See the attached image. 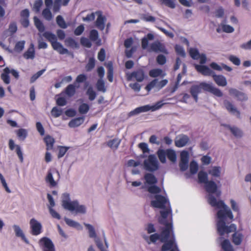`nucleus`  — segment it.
I'll use <instances>...</instances> for the list:
<instances>
[{
	"instance_id": "obj_1",
	"label": "nucleus",
	"mask_w": 251,
	"mask_h": 251,
	"mask_svg": "<svg viewBox=\"0 0 251 251\" xmlns=\"http://www.w3.org/2000/svg\"><path fill=\"white\" fill-rule=\"evenodd\" d=\"M208 203L212 206L219 208L217 211V217L218 219L217 223V229L220 236L235 232L236 226L232 224L229 226L226 225V222H231L233 220V215L231 209L222 200L217 201L213 195L208 197Z\"/></svg>"
},
{
	"instance_id": "obj_2",
	"label": "nucleus",
	"mask_w": 251,
	"mask_h": 251,
	"mask_svg": "<svg viewBox=\"0 0 251 251\" xmlns=\"http://www.w3.org/2000/svg\"><path fill=\"white\" fill-rule=\"evenodd\" d=\"M201 90L210 92L218 97H222L223 95L222 92L219 88L214 87L212 84L201 82L199 85H192L190 89V92L196 102L198 100V95L201 92Z\"/></svg>"
},
{
	"instance_id": "obj_3",
	"label": "nucleus",
	"mask_w": 251,
	"mask_h": 251,
	"mask_svg": "<svg viewBox=\"0 0 251 251\" xmlns=\"http://www.w3.org/2000/svg\"><path fill=\"white\" fill-rule=\"evenodd\" d=\"M62 198V205L64 209L70 211H75L76 213H79L84 214L86 212V208L84 205H79L77 201H70L69 194H63Z\"/></svg>"
},
{
	"instance_id": "obj_4",
	"label": "nucleus",
	"mask_w": 251,
	"mask_h": 251,
	"mask_svg": "<svg viewBox=\"0 0 251 251\" xmlns=\"http://www.w3.org/2000/svg\"><path fill=\"white\" fill-rule=\"evenodd\" d=\"M42 36L50 42L53 50L57 51L61 54L68 53L69 51L64 48L62 44L57 42L56 35L50 31H44Z\"/></svg>"
},
{
	"instance_id": "obj_5",
	"label": "nucleus",
	"mask_w": 251,
	"mask_h": 251,
	"mask_svg": "<svg viewBox=\"0 0 251 251\" xmlns=\"http://www.w3.org/2000/svg\"><path fill=\"white\" fill-rule=\"evenodd\" d=\"M156 154L159 160L162 163L166 162V156L168 159L173 162H175L176 160V155L174 150L171 149H168L166 150L159 149Z\"/></svg>"
},
{
	"instance_id": "obj_6",
	"label": "nucleus",
	"mask_w": 251,
	"mask_h": 251,
	"mask_svg": "<svg viewBox=\"0 0 251 251\" xmlns=\"http://www.w3.org/2000/svg\"><path fill=\"white\" fill-rule=\"evenodd\" d=\"M170 225H168L166 227H163L161 229V232L160 234L154 233L150 236V239L151 242L155 243L157 240H159L161 242L165 241L169 239L172 232L170 231Z\"/></svg>"
},
{
	"instance_id": "obj_7",
	"label": "nucleus",
	"mask_w": 251,
	"mask_h": 251,
	"mask_svg": "<svg viewBox=\"0 0 251 251\" xmlns=\"http://www.w3.org/2000/svg\"><path fill=\"white\" fill-rule=\"evenodd\" d=\"M145 169L149 172H153L159 168V163L155 156L149 155L148 158L144 161Z\"/></svg>"
},
{
	"instance_id": "obj_8",
	"label": "nucleus",
	"mask_w": 251,
	"mask_h": 251,
	"mask_svg": "<svg viewBox=\"0 0 251 251\" xmlns=\"http://www.w3.org/2000/svg\"><path fill=\"white\" fill-rule=\"evenodd\" d=\"M163 105V103H162L161 101L157 102L155 105L152 106H150L149 105H146L144 106H140L137 107L131 111L129 113V116H133L135 115L138 114L142 112H147L150 110H151L152 111H155L157 109L160 108Z\"/></svg>"
},
{
	"instance_id": "obj_9",
	"label": "nucleus",
	"mask_w": 251,
	"mask_h": 251,
	"mask_svg": "<svg viewBox=\"0 0 251 251\" xmlns=\"http://www.w3.org/2000/svg\"><path fill=\"white\" fill-rule=\"evenodd\" d=\"M155 200L151 201V205L155 208H159L162 209L165 208V204L169 201L167 198L161 195H156L154 196Z\"/></svg>"
},
{
	"instance_id": "obj_10",
	"label": "nucleus",
	"mask_w": 251,
	"mask_h": 251,
	"mask_svg": "<svg viewBox=\"0 0 251 251\" xmlns=\"http://www.w3.org/2000/svg\"><path fill=\"white\" fill-rule=\"evenodd\" d=\"M172 238L170 239H167L165 241L163 242V245L161 248V251H178L177 246L175 243L174 239L173 232L171 233Z\"/></svg>"
},
{
	"instance_id": "obj_11",
	"label": "nucleus",
	"mask_w": 251,
	"mask_h": 251,
	"mask_svg": "<svg viewBox=\"0 0 251 251\" xmlns=\"http://www.w3.org/2000/svg\"><path fill=\"white\" fill-rule=\"evenodd\" d=\"M39 244L43 251H55L54 246L51 240L46 237L41 238Z\"/></svg>"
},
{
	"instance_id": "obj_12",
	"label": "nucleus",
	"mask_w": 251,
	"mask_h": 251,
	"mask_svg": "<svg viewBox=\"0 0 251 251\" xmlns=\"http://www.w3.org/2000/svg\"><path fill=\"white\" fill-rule=\"evenodd\" d=\"M171 208H167L166 210H161L160 213L161 217L159 218L158 222L160 224L165 226L164 227H166L168 225H170V231L173 232V224L172 222H168L166 219L170 213H171Z\"/></svg>"
},
{
	"instance_id": "obj_13",
	"label": "nucleus",
	"mask_w": 251,
	"mask_h": 251,
	"mask_svg": "<svg viewBox=\"0 0 251 251\" xmlns=\"http://www.w3.org/2000/svg\"><path fill=\"white\" fill-rule=\"evenodd\" d=\"M30 227L31 233L33 235L37 236L42 231V226L40 223L36 219L32 218L30 221Z\"/></svg>"
},
{
	"instance_id": "obj_14",
	"label": "nucleus",
	"mask_w": 251,
	"mask_h": 251,
	"mask_svg": "<svg viewBox=\"0 0 251 251\" xmlns=\"http://www.w3.org/2000/svg\"><path fill=\"white\" fill-rule=\"evenodd\" d=\"M205 190L209 193L208 197L212 194L216 193V196L219 197L221 195V192H217L218 187L216 183L212 180H209L205 183Z\"/></svg>"
},
{
	"instance_id": "obj_15",
	"label": "nucleus",
	"mask_w": 251,
	"mask_h": 251,
	"mask_svg": "<svg viewBox=\"0 0 251 251\" xmlns=\"http://www.w3.org/2000/svg\"><path fill=\"white\" fill-rule=\"evenodd\" d=\"M150 51H154L155 52H160L165 54H168V52L166 49L165 46L159 41H156L150 45Z\"/></svg>"
},
{
	"instance_id": "obj_16",
	"label": "nucleus",
	"mask_w": 251,
	"mask_h": 251,
	"mask_svg": "<svg viewBox=\"0 0 251 251\" xmlns=\"http://www.w3.org/2000/svg\"><path fill=\"white\" fill-rule=\"evenodd\" d=\"M189 153L187 151H183L180 153V160L179 166L182 171L186 170L188 166Z\"/></svg>"
},
{
	"instance_id": "obj_17",
	"label": "nucleus",
	"mask_w": 251,
	"mask_h": 251,
	"mask_svg": "<svg viewBox=\"0 0 251 251\" xmlns=\"http://www.w3.org/2000/svg\"><path fill=\"white\" fill-rule=\"evenodd\" d=\"M135 78L138 82H142L145 78V73L142 69H138L133 71L131 73L127 75V78L128 80Z\"/></svg>"
},
{
	"instance_id": "obj_18",
	"label": "nucleus",
	"mask_w": 251,
	"mask_h": 251,
	"mask_svg": "<svg viewBox=\"0 0 251 251\" xmlns=\"http://www.w3.org/2000/svg\"><path fill=\"white\" fill-rule=\"evenodd\" d=\"M96 14L98 16V18L96 21L95 24L96 27L100 30H103L105 27V23L106 22V18L102 15L100 11H97Z\"/></svg>"
},
{
	"instance_id": "obj_19",
	"label": "nucleus",
	"mask_w": 251,
	"mask_h": 251,
	"mask_svg": "<svg viewBox=\"0 0 251 251\" xmlns=\"http://www.w3.org/2000/svg\"><path fill=\"white\" fill-rule=\"evenodd\" d=\"M229 93L231 96L234 97L239 101H246L248 99L246 94L235 88L229 89Z\"/></svg>"
},
{
	"instance_id": "obj_20",
	"label": "nucleus",
	"mask_w": 251,
	"mask_h": 251,
	"mask_svg": "<svg viewBox=\"0 0 251 251\" xmlns=\"http://www.w3.org/2000/svg\"><path fill=\"white\" fill-rule=\"evenodd\" d=\"M189 141V138L188 136L181 134L176 137L175 141V144L176 147L178 148H181L186 146Z\"/></svg>"
},
{
	"instance_id": "obj_21",
	"label": "nucleus",
	"mask_w": 251,
	"mask_h": 251,
	"mask_svg": "<svg viewBox=\"0 0 251 251\" xmlns=\"http://www.w3.org/2000/svg\"><path fill=\"white\" fill-rule=\"evenodd\" d=\"M224 105L226 110L231 114L236 115V117L240 118V112L234 105L228 100L224 101Z\"/></svg>"
},
{
	"instance_id": "obj_22",
	"label": "nucleus",
	"mask_w": 251,
	"mask_h": 251,
	"mask_svg": "<svg viewBox=\"0 0 251 251\" xmlns=\"http://www.w3.org/2000/svg\"><path fill=\"white\" fill-rule=\"evenodd\" d=\"M196 70L204 75L212 76L214 72L209 67L204 65H197L196 66Z\"/></svg>"
},
{
	"instance_id": "obj_23",
	"label": "nucleus",
	"mask_w": 251,
	"mask_h": 251,
	"mask_svg": "<svg viewBox=\"0 0 251 251\" xmlns=\"http://www.w3.org/2000/svg\"><path fill=\"white\" fill-rule=\"evenodd\" d=\"M215 82L219 86L225 87L227 85L226 78L223 75H217L215 73L212 75Z\"/></svg>"
},
{
	"instance_id": "obj_24",
	"label": "nucleus",
	"mask_w": 251,
	"mask_h": 251,
	"mask_svg": "<svg viewBox=\"0 0 251 251\" xmlns=\"http://www.w3.org/2000/svg\"><path fill=\"white\" fill-rule=\"evenodd\" d=\"M35 55L34 45L31 43L27 50L23 54V57L26 59H33L35 57Z\"/></svg>"
},
{
	"instance_id": "obj_25",
	"label": "nucleus",
	"mask_w": 251,
	"mask_h": 251,
	"mask_svg": "<svg viewBox=\"0 0 251 251\" xmlns=\"http://www.w3.org/2000/svg\"><path fill=\"white\" fill-rule=\"evenodd\" d=\"M144 179L146 183L149 185L155 184L157 182L156 177L151 173H146L144 175Z\"/></svg>"
},
{
	"instance_id": "obj_26",
	"label": "nucleus",
	"mask_w": 251,
	"mask_h": 251,
	"mask_svg": "<svg viewBox=\"0 0 251 251\" xmlns=\"http://www.w3.org/2000/svg\"><path fill=\"white\" fill-rule=\"evenodd\" d=\"M232 242L234 245H239L241 244L242 242L243 235L241 233L238 232H235L232 234Z\"/></svg>"
},
{
	"instance_id": "obj_27",
	"label": "nucleus",
	"mask_w": 251,
	"mask_h": 251,
	"mask_svg": "<svg viewBox=\"0 0 251 251\" xmlns=\"http://www.w3.org/2000/svg\"><path fill=\"white\" fill-rule=\"evenodd\" d=\"M84 121V117H80L72 120L69 123V126L70 127H75L81 125Z\"/></svg>"
},
{
	"instance_id": "obj_28",
	"label": "nucleus",
	"mask_w": 251,
	"mask_h": 251,
	"mask_svg": "<svg viewBox=\"0 0 251 251\" xmlns=\"http://www.w3.org/2000/svg\"><path fill=\"white\" fill-rule=\"evenodd\" d=\"M45 180L47 183L49 184L50 187H54L57 185V182L53 178L52 172L51 169L48 170Z\"/></svg>"
},
{
	"instance_id": "obj_29",
	"label": "nucleus",
	"mask_w": 251,
	"mask_h": 251,
	"mask_svg": "<svg viewBox=\"0 0 251 251\" xmlns=\"http://www.w3.org/2000/svg\"><path fill=\"white\" fill-rule=\"evenodd\" d=\"M44 141L46 145V150L47 151L51 150L53 149V145L55 142L53 138L50 135H47L44 138Z\"/></svg>"
},
{
	"instance_id": "obj_30",
	"label": "nucleus",
	"mask_w": 251,
	"mask_h": 251,
	"mask_svg": "<svg viewBox=\"0 0 251 251\" xmlns=\"http://www.w3.org/2000/svg\"><path fill=\"white\" fill-rule=\"evenodd\" d=\"M154 38V35L151 33H148L146 37L141 40V46L143 49H146L148 46L149 40H152Z\"/></svg>"
},
{
	"instance_id": "obj_31",
	"label": "nucleus",
	"mask_w": 251,
	"mask_h": 251,
	"mask_svg": "<svg viewBox=\"0 0 251 251\" xmlns=\"http://www.w3.org/2000/svg\"><path fill=\"white\" fill-rule=\"evenodd\" d=\"M10 72L13 75L16 77V71L14 70L10 71L8 68H6L4 70V73L1 75L2 79L6 84H8L9 83V76L8 74Z\"/></svg>"
},
{
	"instance_id": "obj_32",
	"label": "nucleus",
	"mask_w": 251,
	"mask_h": 251,
	"mask_svg": "<svg viewBox=\"0 0 251 251\" xmlns=\"http://www.w3.org/2000/svg\"><path fill=\"white\" fill-rule=\"evenodd\" d=\"M149 74L152 77H157L159 76L163 77L165 75V74L163 73L162 70L160 69H151L149 71Z\"/></svg>"
},
{
	"instance_id": "obj_33",
	"label": "nucleus",
	"mask_w": 251,
	"mask_h": 251,
	"mask_svg": "<svg viewBox=\"0 0 251 251\" xmlns=\"http://www.w3.org/2000/svg\"><path fill=\"white\" fill-rule=\"evenodd\" d=\"M106 67L107 68V77L109 82H112L113 81V64L111 62H108Z\"/></svg>"
},
{
	"instance_id": "obj_34",
	"label": "nucleus",
	"mask_w": 251,
	"mask_h": 251,
	"mask_svg": "<svg viewBox=\"0 0 251 251\" xmlns=\"http://www.w3.org/2000/svg\"><path fill=\"white\" fill-rule=\"evenodd\" d=\"M120 140L117 138H115L112 140L108 141L107 143V145L111 149L116 150L118 148V147L120 144Z\"/></svg>"
},
{
	"instance_id": "obj_35",
	"label": "nucleus",
	"mask_w": 251,
	"mask_h": 251,
	"mask_svg": "<svg viewBox=\"0 0 251 251\" xmlns=\"http://www.w3.org/2000/svg\"><path fill=\"white\" fill-rule=\"evenodd\" d=\"M65 93L68 97H73L75 93V86L73 84H69L65 88Z\"/></svg>"
},
{
	"instance_id": "obj_36",
	"label": "nucleus",
	"mask_w": 251,
	"mask_h": 251,
	"mask_svg": "<svg viewBox=\"0 0 251 251\" xmlns=\"http://www.w3.org/2000/svg\"><path fill=\"white\" fill-rule=\"evenodd\" d=\"M198 179L200 183H206L209 181L207 174L203 171H200L198 173Z\"/></svg>"
},
{
	"instance_id": "obj_37",
	"label": "nucleus",
	"mask_w": 251,
	"mask_h": 251,
	"mask_svg": "<svg viewBox=\"0 0 251 251\" xmlns=\"http://www.w3.org/2000/svg\"><path fill=\"white\" fill-rule=\"evenodd\" d=\"M34 24L40 32H43L45 27L42 22L36 17H34Z\"/></svg>"
},
{
	"instance_id": "obj_38",
	"label": "nucleus",
	"mask_w": 251,
	"mask_h": 251,
	"mask_svg": "<svg viewBox=\"0 0 251 251\" xmlns=\"http://www.w3.org/2000/svg\"><path fill=\"white\" fill-rule=\"evenodd\" d=\"M222 248L224 251H233L230 242L227 239H225L221 243Z\"/></svg>"
},
{
	"instance_id": "obj_39",
	"label": "nucleus",
	"mask_w": 251,
	"mask_h": 251,
	"mask_svg": "<svg viewBox=\"0 0 251 251\" xmlns=\"http://www.w3.org/2000/svg\"><path fill=\"white\" fill-rule=\"evenodd\" d=\"M96 64V60L94 57H92L89 58L88 62L85 66V69L87 72L92 71L95 67Z\"/></svg>"
},
{
	"instance_id": "obj_40",
	"label": "nucleus",
	"mask_w": 251,
	"mask_h": 251,
	"mask_svg": "<svg viewBox=\"0 0 251 251\" xmlns=\"http://www.w3.org/2000/svg\"><path fill=\"white\" fill-rule=\"evenodd\" d=\"M17 135L19 140L23 141L27 135V131L25 129L20 128L17 130Z\"/></svg>"
},
{
	"instance_id": "obj_41",
	"label": "nucleus",
	"mask_w": 251,
	"mask_h": 251,
	"mask_svg": "<svg viewBox=\"0 0 251 251\" xmlns=\"http://www.w3.org/2000/svg\"><path fill=\"white\" fill-rule=\"evenodd\" d=\"M17 237H20L22 241H23L26 244L29 243V241L25 237L23 230L19 227L17 226Z\"/></svg>"
},
{
	"instance_id": "obj_42",
	"label": "nucleus",
	"mask_w": 251,
	"mask_h": 251,
	"mask_svg": "<svg viewBox=\"0 0 251 251\" xmlns=\"http://www.w3.org/2000/svg\"><path fill=\"white\" fill-rule=\"evenodd\" d=\"M65 43L67 47L73 48H76L78 47L77 43L75 42V39L69 37L67 38L65 41Z\"/></svg>"
},
{
	"instance_id": "obj_43",
	"label": "nucleus",
	"mask_w": 251,
	"mask_h": 251,
	"mask_svg": "<svg viewBox=\"0 0 251 251\" xmlns=\"http://www.w3.org/2000/svg\"><path fill=\"white\" fill-rule=\"evenodd\" d=\"M89 105L85 103L81 104L78 107V112L81 114H86L89 110Z\"/></svg>"
},
{
	"instance_id": "obj_44",
	"label": "nucleus",
	"mask_w": 251,
	"mask_h": 251,
	"mask_svg": "<svg viewBox=\"0 0 251 251\" xmlns=\"http://www.w3.org/2000/svg\"><path fill=\"white\" fill-rule=\"evenodd\" d=\"M56 20L57 24L61 28L65 29L67 27V25L64 19L61 15L57 16Z\"/></svg>"
},
{
	"instance_id": "obj_45",
	"label": "nucleus",
	"mask_w": 251,
	"mask_h": 251,
	"mask_svg": "<svg viewBox=\"0 0 251 251\" xmlns=\"http://www.w3.org/2000/svg\"><path fill=\"white\" fill-rule=\"evenodd\" d=\"M96 86L97 90L103 93L106 92V89L105 87V83L102 79H99L97 82Z\"/></svg>"
},
{
	"instance_id": "obj_46",
	"label": "nucleus",
	"mask_w": 251,
	"mask_h": 251,
	"mask_svg": "<svg viewBox=\"0 0 251 251\" xmlns=\"http://www.w3.org/2000/svg\"><path fill=\"white\" fill-rule=\"evenodd\" d=\"M148 191L151 194H155L160 193L161 190L160 187L153 184L151 185V186L148 188Z\"/></svg>"
},
{
	"instance_id": "obj_47",
	"label": "nucleus",
	"mask_w": 251,
	"mask_h": 251,
	"mask_svg": "<svg viewBox=\"0 0 251 251\" xmlns=\"http://www.w3.org/2000/svg\"><path fill=\"white\" fill-rule=\"evenodd\" d=\"M220 169V167L214 166L212 169L209 170L208 173L213 176L219 177L221 173Z\"/></svg>"
},
{
	"instance_id": "obj_48",
	"label": "nucleus",
	"mask_w": 251,
	"mask_h": 251,
	"mask_svg": "<svg viewBox=\"0 0 251 251\" xmlns=\"http://www.w3.org/2000/svg\"><path fill=\"white\" fill-rule=\"evenodd\" d=\"M198 170V165L197 162L193 160L190 164V172L191 174L194 175L196 174Z\"/></svg>"
},
{
	"instance_id": "obj_49",
	"label": "nucleus",
	"mask_w": 251,
	"mask_h": 251,
	"mask_svg": "<svg viewBox=\"0 0 251 251\" xmlns=\"http://www.w3.org/2000/svg\"><path fill=\"white\" fill-rule=\"evenodd\" d=\"M42 14L45 19L50 21L52 18V15L49 8H46L43 10Z\"/></svg>"
},
{
	"instance_id": "obj_50",
	"label": "nucleus",
	"mask_w": 251,
	"mask_h": 251,
	"mask_svg": "<svg viewBox=\"0 0 251 251\" xmlns=\"http://www.w3.org/2000/svg\"><path fill=\"white\" fill-rule=\"evenodd\" d=\"M231 132L236 137H241L242 136V131L237 127L229 126Z\"/></svg>"
},
{
	"instance_id": "obj_51",
	"label": "nucleus",
	"mask_w": 251,
	"mask_h": 251,
	"mask_svg": "<svg viewBox=\"0 0 251 251\" xmlns=\"http://www.w3.org/2000/svg\"><path fill=\"white\" fill-rule=\"evenodd\" d=\"M85 226L89 231V236L91 238H96V234L93 226L92 225L88 224H85Z\"/></svg>"
},
{
	"instance_id": "obj_52",
	"label": "nucleus",
	"mask_w": 251,
	"mask_h": 251,
	"mask_svg": "<svg viewBox=\"0 0 251 251\" xmlns=\"http://www.w3.org/2000/svg\"><path fill=\"white\" fill-rule=\"evenodd\" d=\"M189 54L191 57L194 59H198L200 53L198 50L195 48H191L189 50Z\"/></svg>"
},
{
	"instance_id": "obj_53",
	"label": "nucleus",
	"mask_w": 251,
	"mask_h": 251,
	"mask_svg": "<svg viewBox=\"0 0 251 251\" xmlns=\"http://www.w3.org/2000/svg\"><path fill=\"white\" fill-rule=\"evenodd\" d=\"M157 79H154L146 86L145 89L148 92H150L153 88H157Z\"/></svg>"
},
{
	"instance_id": "obj_54",
	"label": "nucleus",
	"mask_w": 251,
	"mask_h": 251,
	"mask_svg": "<svg viewBox=\"0 0 251 251\" xmlns=\"http://www.w3.org/2000/svg\"><path fill=\"white\" fill-rule=\"evenodd\" d=\"M176 52L177 55H179L182 57L185 56V51L182 46L179 45H176L175 47Z\"/></svg>"
},
{
	"instance_id": "obj_55",
	"label": "nucleus",
	"mask_w": 251,
	"mask_h": 251,
	"mask_svg": "<svg viewBox=\"0 0 251 251\" xmlns=\"http://www.w3.org/2000/svg\"><path fill=\"white\" fill-rule=\"evenodd\" d=\"M228 59L235 65L239 66L241 64L240 59L234 55H229L228 57Z\"/></svg>"
},
{
	"instance_id": "obj_56",
	"label": "nucleus",
	"mask_w": 251,
	"mask_h": 251,
	"mask_svg": "<svg viewBox=\"0 0 251 251\" xmlns=\"http://www.w3.org/2000/svg\"><path fill=\"white\" fill-rule=\"evenodd\" d=\"M69 148L64 146H59L57 157L58 158L62 157L69 150Z\"/></svg>"
},
{
	"instance_id": "obj_57",
	"label": "nucleus",
	"mask_w": 251,
	"mask_h": 251,
	"mask_svg": "<svg viewBox=\"0 0 251 251\" xmlns=\"http://www.w3.org/2000/svg\"><path fill=\"white\" fill-rule=\"evenodd\" d=\"M222 31L226 33H232L234 31V28L228 25H221Z\"/></svg>"
},
{
	"instance_id": "obj_58",
	"label": "nucleus",
	"mask_w": 251,
	"mask_h": 251,
	"mask_svg": "<svg viewBox=\"0 0 251 251\" xmlns=\"http://www.w3.org/2000/svg\"><path fill=\"white\" fill-rule=\"evenodd\" d=\"M81 44L85 47L90 48L92 46V43L89 39L86 37H81L80 39Z\"/></svg>"
},
{
	"instance_id": "obj_59",
	"label": "nucleus",
	"mask_w": 251,
	"mask_h": 251,
	"mask_svg": "<svg viewBox=\"0 0 251 251\" xmlns=\"http://www.w3.org/2000/svg\"><path fill=\"white\" fill-rule=\"evenodd\" d=\"M230 203L233 211L239 213L240 212V208L238 204L233 199L230 200Z\"/></svg>"
},
{
	"instance_id": "obj_60",
	"label": "nucleus",
	"mask_w": 251,
	"mask_h": 251,
	"mask_svg": "<svg viewBox=\"0 0 251 251\" xmlns=\"http://www.w3.org/2000/svg\"><path fill=\"white\" fill-rule=\"evenodd\" d=\"M98 37L99 34L97 30L95 29H92L90 31L89 38L91 41H96L98 39Z\"/></svg>"
},
{
	"instance_id": "obj_61",
	"label": "nucleus",
	"mask_w": 251,
	"mask_h": 251,
	"mask_svg": "<svg viewBox=\"0 0 251 251\" xmlns=\"http://www.w3.org/2000/svg\"><path fill=\"white\" fill-rule=\"evenodd\" d=\"M86 93L87 95L88 96L89 99L91 101L93 100L96 97V92L93 90V89L91 87H90L88 89Z\"/></svg>"
},
{
	"instance_id": "obj_62",
	"label": "nucleus",
	"mask_w": 251,
	"mask_h": 251,
	"mask_svg": "<svg viewBox=\"0 0 251 251\" xmlns=\"http://www.w3.org/2000/svg\"><path fill=\"white\" fill-rule=\"evenodd\" d=\"M138 147L142 150L144 153H149L150 149L148 148V144L146 143L142 142L138 144Z\"/></svg>"
},
{
	"instance_id": "obj_63",
	"label": "nucleus",
	"mask_w": 251,
	"mask_h": 251,
	"mask_svg": "<svg viewBox=\"0 0 251 251\" xmlns=\"http://www.w3.org/2000/svg\"><path fill=\"white\" fill-rule=\"evenodd\" d=\"M51 113L52 116L55 118H57L61 115L62 110L58 109L56 107H54L51 111Z\"/></svg>"
},
{
	"instance_id": "obj_64",
	"label": "nucleus",
	"mask_w": 251,
	"mask_h": 251,
	"mask_svg": "<svg viewBox=\"0 0 251 251\" xmlns=\"http://www.w3.org/2000/svg\"><path fill=\"white\" fill-rule=\"evenodd\" d=\"M156 61L159 65H163L166 62V58L164 55L159 54L156 58Z\"/></svg>"
}]
</instances>
